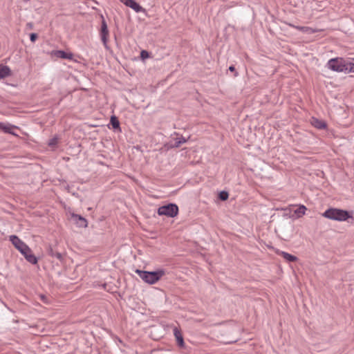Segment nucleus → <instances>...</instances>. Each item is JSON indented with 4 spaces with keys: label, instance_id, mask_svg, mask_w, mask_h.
Here are the masks:
<instances>
[{
    "label": "nucleus",
    "instance_id": "f257e3e1",
    "mask_svg": "<svg viewBox=\"0 0 354 354\" xmlns=\"http://www.w3.org/2000/svg\"><path fill=\"white\" fill-rule=\"evenodd\" d=\"M9 239L12 243V245L15 246V248L21 252V254L24 257L27 261H28L32 265H35L37 263L38 259L32 253L31 249L17 235L10 236Z\"/></svg>",
    "mask_w": 354,
    "mask_h": 354
},
{
    "label": "nucleus",
    "instance_id": "f03ea898",
    "mask_svg": "<svg viewBox=\"0 0 354 354\" xmlns=\"http://www.w3.org/2000/svg\"><path fill=\"white\" fill-rule=\"evenodd\" d=\"M353 212H349L347 210L337 209V208H328L322 214L323 216L330 220L344 221L348 218L354 220L353 217Z\"/></svg>",
    "mask_w": 354,
    "mask_h": 354
},
{
    "label": "nucleus",
    "instance_id": "7ed1b4c3",
    "mask_svg": "<svg viewBox=\"0 0 354 354\" xmlns=\"http://www.w3.org/2000/svg\"><path fill=\"white\" fill-rule=\"evenodd\" d=\"M136 272L145 282L149 284H154L165 274L164 269H159L155 271H145L137 269Z\"/></svg>",
    "mask_w": 354,
    "mask_h": 354
},
{
    "label": "nucleus",
    "instance_id": "20e7f679",
    "mask_svg": "<svg viewBox=\"0 0 354 354\" xmlns=\"http://www.w3.org/2000/svg\"><path fill=\"white\" fill-rule=\"evenodd\" d=\"M179 209L175 203H168L158 207L157 213L159 216H166L167 217L174 218L178 214Z\"/></svg>",
    "mask_w": 354,
    "mask_h": 354
},
{
    "label": "nucleus",
    "instance_id": "39448f33",
    "mask_svg": "<svg viewBox=\"0 0 354 354\" xmlns=\"http://www.w3.org/2000/svg\"><path fill=\"white\" fill-rule=\"evenodd\" d=\"M327 66L329 69L335 72H344L346 73V59L342 57H336L330 59L328 63Z\"/></svg>",
    "mask_w": 354,
    "mask_h": 354
},
{
    "label": "nucleus",
    "instance_id": "423d86ee",
    "mask_svg": "<svg viewBox=\"0 0 354 354\" xmlns=\"http://www.w3.org/2000/svg\"><path fill=\"white\" fill-rule=\"evenodd\" d=\"M102 24H101V28H100V37L102 41L106 48H108L109 46L107 45L108 43V37L109 35V32L108 30L107 24L104 19V17L102 15Z\"/></svg>",
    "mask_w": 354,
    "mask_h": 354
},
{
    "label": "nucleus",
    "instance_id": "0eeeda50",
    "mask_svg": "<svg viewBox=\"0 0 354 354\" xmlns=\"http://www.w3.org/2000/svg\"><path fill=\"white\" fill-rule=\"evenodd\" d=\"M120 2L124 3L126 6L132 8L136 12L144 11L145 9L136 1V0H120Z\"/></svg>",
    "mask_w": 354,
    "mask_h": 354
},
{
    "label": "nucleus",
    "instance_id": "6e6552de",
    "mask_svg": "<svg viewBox=\"0 0 354 354\" xmlns=\"http://www.w3.org/2000/svg\"><path fill=\"white\" fill-rule=\"evenodd\" d=\"M47 253L49 256L52 257H55L60 262H63L64 261V254L62 252H59L57 250V245L50 246L47 250Z\"/></svg>",
    "mask_w": 354,
    "mask_h": 354
},
{
    "label": "nucleus",
    "instance_id": "1a4fd4ad",
    "mask_svg": "<svg viewBox=\"0 0 354 354\" xmlns=\"http://www.w3.org/2000/svg\"><path fill=\"white\" fill-rule=\"evenodd\" d=\"M174 335L175 336L177 345L180 348H184L185 347V342H184V338H183V334H182L180 330H179L177 327H175L174 328Z\"/></svg>",
    "mask_w": 354,
    "mask_h": 354
},
{
    "label": "nucleus",
    "instance_id": "9d476101",
    "mask_svg": "<svg viewBox=\"0 0 354 354\" xmlns=\"http://www.w3.org/2000/svg\"><path fill=\"white\" fill-rule=\"evenodd\" d=\"M311 124L317 129H325L327 127V123L317 118L312 117L310 120Z\"/></svg>",
    "mask_w": 354,
    "mask_h": 354
},
{
    "label": "nucleus",
    "instance_id": "9b49d317",
    "mask_svg": "<svg viewBox=\"0 0 354 354\" xmlns=\"http://www.w3.org/2000/svg\"><path fill=\"white\" fill-rule=\"evenodd\" d=\"M18 128L17 127L12 125V124H6L3 122H0V130L3 131L6 133H9L15 136H18L17 134H16L13 131L12 129Z\"/></svg>",
    "mask_w": 354,
    "mask_h": 354
},
{
    "label": "nucleus",
    "instance_id": "f8f14e48",
    "mask_svg": "<svg viewBox=\"0 0 354 354\" xmlns=\"http://www.w3.org/2000/svg\"><path fill=\"white\" fill-rule=\"evenodd\" d=\"M72 217L75 219L76 224L80 227H86L88 225L87 220L81 215L73 214Z\"/></svg>",
    "mask_w": 354,
    "mask_h": 354
},
{
    "label": "nucleus",
    "instance_id": "ddd939ff",
    "mask_svg": "<svg viewBox=\"0 0 354 354\" xmlns=\"http://www.w3.org/2000/svg\"><path fill=\"white\" fill-rule=\"evenodd\" d=\"M10 75V68L8 66L0 64V80L8 77Z\"/></svg>",
    "mask_w": 354,
    "mask_h": 354
},
{
    "label": "nucleus",
    "instance_id": "4468645a",
    "mask_svg": "<svg viewBox=\"0 0 354 354\" xmlns=\"http://www.w3.org/2000/svg\"><path fill=\"white\" fill-rule=\"evenodd\" d=\"M55 55L57 57L62 58V59H71L73 58L72 53H67L62 50L55 51Z\"/></svg>",
    "mask_w": 354,
    "mask_h": 354
},
{
    "label": "nucleus",
    "instance_id": "2eb2a0df",
    "mask_svg": "<svg viewBox=\"0 0 354 354\" xmlns=\"http://www.w3.org/2000/svg\"><path fill=\"white\" fill-rule=\"evenodd\" d=\"M110 124L112 126V128L114 130L121 131L120 126V121L115 115L111 116Z\"/></svg>",
    "mask_w": 354,
    "mask_h": 354
},
{
    "label": "nucleus",
    "instance_id": "dca6fc26",
    "mask_svg": "<svg viewBox=\"0 0 354 354\" xmlns=\"http://www.w3.org/2000/svg\"><path fill=\"white\" fill-rule=\"evenodd\" d=\"M281 256L284 259H286L288 262H295V261H297L298 258L295 256V255H292L291 254H289L286 252H281Z\"/></svg>",
    "mask_w": 354,
    "mask_h": 354
},
{
    "label": "nucleus",
    "instance_id": "f3484780",
    "mask_svg": "<svg viewBox=\"0 0 354 354\" xmlns=\"http://www.w3.org/2000/svg\"><path fill=\"white\" fill-rule=\"evenodd\" d=\"M187 142V139L181 136L180 138H177L175 142L171 145V148H178L180 147L181 145Z\"/></svg>",
    "mask_w": 354,
    "mask_h": 354
},
{
    "label": "nucleus",
    "instance_id": "a211bd4d",
    "mask_svg": "<svg viewBox=\"0 0 354 354\" xmlns=\"http://www.w3.org/2000/svg\"><path fill=\"white\" fill-rule=\"evenodd\" d=\"M307 208L304 205H300L295 211V214L298 216L301 217L305 214Z\"/></svg>",
    "mask_w": 354,
    "mask_h": 354
},
{
    "label": "nucleus",
    "instance_id": "6ab92c4d",
    "mask_svg": "<svg viewBox=\"0 0 354 354\" xmlns=\"http://www.w3.org/2000/svg\"><path fill=\"white\" fill-rule=\"evenodd\" d=\"M229 197V194L227 191H221L219 193H218V198L222 201H225L226 200H227Z\"/></svg>",
    "mask_w": 354,
    "mask_h": 354
},
{
    "label": "nucleus",
    "instance_id": "aec40b11",
    "mask_svg": "<svg viewBox=\"0 0 354 354\" xmlns=\"http://www.w3.org/2000/svg\"><path fill=\"white\" fill-rule=\"evenodd\" d=\"M346 65H347L346 73H354V62L346 60Z\"/></svg>",
    "mask_w": 354,
    "mask_h": 354
},
{
    "label": "nucleus",
    "instance_id": "412c9836",
    "mask_svg": "<svg viewBox=\"0 0 354 354\" xmlns=\"http://www.w3.org/2000/svg\"><path fill=\"white\" fill-rule=\"evenodd\" d=\"M57 143H58V138L57 137H54L49 140L48 144L50 147H53L56 146L57 145Z\"/></svg>",
    "mask_w": 354,
    "mask_h": 354
},
{
    "label": "nucleus",
    "instance_id": "4be33fe9",
    "mask_svg": "<svg viewBox=\"0 0 354 354\" xmlns=\"http://www.w3.org/2000/svg\"><path fill=\"white\" fill-rule=\"evenodd\" d=\"M149 53L147 50H142L140 52V57L142 59L145 60L149 57Z\"/></svg>",
    "mask_w": 354,
    "mask_h": 354
},
{
    "label": "nucleus",
    "instance_id": "5701e85b",
    "mask_svg": "<svg viewBox=\"0 0 354 354\" xmlns=\"http://www.w3.org/2000/svg\"><path fill=\"white\" fill-rule=\"evenodd\" d=\"M38 38V35L35 32H32L30 34V40L32 42H35Z\"/></svg>",
    "mask_w": 354,
    "mask_h": 354
},
{
    "label": "nucleus",
    "instance_id": "b1692460",
    "mask_svg": "<svg viewBox=\"0 0 354 354\" xmlns=\"http://www.w3.org/2000/svg\"><path fill=\"white\" fill-rule=\"evenodd\" d=\"M229 71L230 72L234 73V76L236 77L238 75V72L236 71L234 66L232 65L229 67Z\"/></svg>",
    "mask_w": 354,
    "mask_h": 354
},
{
    "label": "nucleus",
    "instance_id": "393cba45",
    "mask_svg": "<svg viewBox=\"0 0 354 354\" xmlns=\"http://www.w3.org/2000/svg\"><path fill=\"white\" fill-rule=\"evenodd\" d=\"M34 28V24L32 22H28L26 24V29L28 30H32Z\"/></svg>",
    "mask_w": 354,
    "mask_h": 354
},
{
    "label": "nucleus",
    "instance_id": "a878e982",
    "mask_svg": "<svg viewBox=\"0 0 354 354\" xmlns=\"http://www.w3.org/2000/svg\"><path fill=\"white\" fill-rule=\"evenodd\" d=\"M41 299L43 301H45V299H46V296L45 295H41Z\"/></svg>",
    "mask_w": 354,
    "mask_h": 354
},
{
    "label": "nucleus",
    "instance_id": "bb28decb",
    "mask_svg": "<svg viewBox=\"0 0 354 354\" xmlns=\"http://www.w3.org/2000/svg\"><path fill=\"white\" fill-rule=\"evenodd\" d=\"M299 28L301 29V30L308 29V28H307V27H301V28Z\"/></svg>",
    "mask_w": 354,
    "mask_h": 354
},
{
    "label": "nucleus",
    "instance_id": "cd10ccee",
    "mask_svg": "<svg viewBox=\"0 0 354 354\" xmlns=\"http://www.w3.org/2000/svg\"><path fill=\"white\" fill-rule=\"evenodd\" d=\"M103 286H104V288L105 289V288H106V283H104V284L103 285Z\"/></svg>",
    "mask_w": 354,
    "mask_h": 354
}]
</instances>
